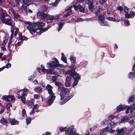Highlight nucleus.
Segmentation results:
<instances>
[{
    "label": "nucleus",
    "mask_w": 135,
    "mask_h": 135,
    "mask_svg": "<svg viewBox=\"0 0 135 135\" xmlns=\"http://www.w3.org/2000/svg\"><path fill=\"white\" fill-rule=\"evenodd\" d=\"M96 8V9H94L93 11H95L94 13L95 14L96 16L98 17L99 22H100L105 19L104 14H100V10L101 8L99 6L97 7Z\"/></svg>",
    "instance_id": "obj_1"
},
{
    "label": "nucleus",
    "mask_w": 135,
    "mask_h": 135,
    "mask_svg": "<svg viewBox=\"0 0 135 135\" xmlns=\"http://www.w3.org/2000/svg\"><path fill=\"white\" fill-rule=\"evenodd\" d=\"M55 61H51L50 62H48L47 64V66L49 68H54L58 67H62L63 65L59 64L58 60L56 58H55Z\"/></svg>",
    "instance_id": "obj_2"
},
{
    "label": "nucleus",
    "mask_w": 135,
    "mask_h": 135,
    "mask_svg": "<svg viewBox=\"0 0 135 135\" xmlns=\"http://www.w3.org/2000/svg\"><path fill=\"white\" fill-rule=\"evenodd\" d=\"M65 134L68 135H79L77 133L76 130L74 129L73 126H70L68 128V130L65 131Z\"/></svg>",
    "instance_id": "obj_3"
},
{
    "label": "nucleus",
    "mask_w": 135,
    "mask_h": 135,
    "mask_svg": "<svg viewBox=\"0 0 135 135\" xmlns=\"http://www.w3.org/2000/svg\"><path fill=\"white\" fill-rule=\"evenodd\" d=\"M61 90L60 95L61 97V99L62 100L65 95H67L69 93L70 90L67 88H63Z\"/></svg>",
    "instance_id": "obj_4"
},
{
    "label": "nucleus",
    "mask_w": 135,
    "mask_h": 135,
    "mask_svg": "<svg viewBox=\"0 0 135 135\" xmlns=\"http://www.w3.org/2000/svg\"><path fill=\"white\" fill-rule=\"evenodd\" d=\"M93 1V0H87L86 1V3L88 4L89 9L92 12L94 13L95 11L93 10L94 9H96V7L97 6H96L95 8H93L94 7Z\"/></svg>",
    "instance_id": "obj_5"
},
{
    "label": "nucleus",
    "mask_w": 135,
    "mask_h": 135,
    "mask_svg": "<svg viewBox=\"0 0 135 135\" xmlns=\"http://www.w3.org/2000/svg\"><path fill=\"white\" fill-rule=\"evenodd\" d=\"M3 15L2 16V19H0L2 23L6 25H8L11 26V28H12V24L11 19H6L4 18Z\"/></svg>",
    "instance_id": "obj_6"
},
{
    "label": "nucleus",
    "mask_w": 135,
    "mask_h": 135,
    "mask_svg": "<svg viewBox=\"0 0 135 135\" xmlns=\"http://www.w3.org/2000/svg\"><path fill=\"white\" fill-rule=\"evenodd\" d=\"M59 17V16L57 15L55 16L49 15L46 19V22L47 23H51L52 20L58 19Z\"/></svg>",
    "instance_id": "obj_7"
},
{
    "label": "nucleus",
    "mask_w": 135,
    "mask_h": 135,
    "mask_svg": "<svg viewBox=\"0 0 135 135\" xmlns=\"http://www.w3.org/2000/svg\"><path fill=\"white\" fill-rule=\"evenodd\" d=\"M56 96L54 95H50L49 98L47 101V105L46 106L51 105L53 103L55 99Z\"/></svg>",
    "instance_id": "obj_8"
},
{
    "label": "nucleus",
    "mask_w": 135,
    "mask_h": 135,
    "mask_svg": "<svg viewBox=\"0 0 135 135\" xmlns=\"http://www.w3.org/2000/svg\"><path fill=\"white\" fill-rule=\"evenodd\" d=\"M74 94L73 93L70 94H68L67 95L65 96L66 98H65L63 101L62 102L61 104H64L66 102L72 98L74 96Z\"/></svg>",
    "instance_id": "obj_9"
},
{
    "label": "nucleus",
    "mask_w": 135,
    "mask_h": 135,
    "mask_svg": "<svg viewBox=\"0 0 135 135\" xmlns=\"http://www.w3.org/2000/svg\"><path fill=\"white\" fill-rule=\"evenodd\" d=\"M74 8L76 11H77L79 9L80 12L83 13L84 12L85 8H84L82 6L79 4L78 5H74L73 6Z\"/></svg>",
    "instance_id": "obj_10"
},
{
    "label": "nucleus",
    "mask_w": 135,
    "mask_h": 135,
    "mask_svg": "<svg viewBox=\"0 0 135 135\" xmlns=\"http://www.w3.org/2000/svg\"><path fill=\"white\" fill-rule=\"evenodd\" d=\"M72 79L71 77L69 76H67L66 78V81L65 84L66 86L69 87L70 86L71 83Z\"/></svg>",
    "instance_id": "obj_11"
},
{
    "label": "nucleus",
    "mask_w": 135,
    "mask_h": 135,
    "mask_svg": "<svg viewBox=\"0 0 135 135\" xmlns=\"http://www.w3.org/2000/svg\"><path fill=\"white\" fill-rule=\"evenodd\" d=\"M127 105L120 104L116 107V111L117 113L125 109L126 108Z\"/></svg>",
    "instance_id": "obj_12"
},
{
    "label": "nucleus",
    "mask_w": 135,
    "mask_h": 135,
    "mask_svg": "<svg viewBox=\"0 0 135 135\" xmlns=\"http://www.w3.org/2000/svg\"><path fill=\"white\" fill-rule=\"evenodd\" d=\"M53 87L49 84L47 85L46 87V89L47 90L48 93L50 95H54V94L53 93L52 90V89Z\"/></svg>",
    "instance_id": "obj_13"
},
{
    "label": "nucleus",
    "mask_w": 135,
    "mask_h": 135,
    "mask_svg": "<svg viewBox=\"0 0 135 135\" xmlns=\"http://www.w3.org/2000/svg\"><path fill=\"white\" fill-rule=\"evenodd\" d=\"M9 121L11 125H12L18 124L19 122V121H17L14 118L11 119L10 118H9Z\"/></svg>",
    "instance_id": "obj_14"
},
{
    "label": "nucleus",
    "mask_w": 135,
    "mask_h": 135,
    "mask_svg": "<svg viewBox=\"0 0 135 135\" xmlns=\"http://www.w3.org/2000/svg\"><path fill=\"white\" fill-rule=\"evenodd\" d=\"M3 15L4 17V19H11L9 15L3 12H2L0 15V19H2V16Z\"/></svg>",
    "instance_id": "obj_15"
},
{
    "label": "nucleus",
    "mask_w": 135,
    "mask_h": 135,
    "mask_svg": "<svg viewBox=\"0 0 135 135\" xmlns=\"http://www.w3.org/2000/svg\"><path fill=\"white\" fill-rule=\"evenodd\" d=\"M74 80H76L78 81H79L81 79V76L79 75V74L76 72H74V73L72 76Z\"/></svg>",
    "instance_id": "obj_16"
},
{
    "label": "nucleus",
    "mask_w": 135,
    "mask_h": 135,
    "mask_svg": "<svg viewBox=\"0 0 135 135\" xmlns=\"http://www.w3.org/2000/svg\"><path fill=\"white\" fill-rule=\"evenodd\" d=\"M19 35L18 38L21 41H24L25 40H27L28 38H27L26 36H23L22 34V33L19 32L18 34Z\"/></svg>",
    "instance_id": "obj_17"
},
{
    "label": "nucleus",
    "mask_w": 135,
    "mask_h": 135,
    "mask_svg": "<svg viewBox=\"0 0 135 135\" xmlns=\"http://www.w3.org/2000/svg\"><path fill=\"white\" fill-rule=\"evenodd\" d=\"M42 23H41L40 25H38L36 29V31L38 30H40V32H37V34L39 35H41L42 33V25H41Z\"/></svg>",
    "instance_id": "obj_18"
},
{
    "label": "nucleus",
    "mask_w": 135,
    "mask_h": 135,
    "mask_svg": "<svg viewBox=\"0 0 135 135\" xmlns=\"http://www.w3.org/2000/svg\"><path fill=\"white\" fill-rule=\"evenodd\" d=\"M55 85L58 87V88L59 90H61L63 87V85L62 84L60 83L57 81H56L55 83Z\"/></svg>",
    "instance_id": "obj_19"
},
{
    "label": "nucleus",
    "mask_w": 135,
    "mask_h": 135,
    "mask_svg": "<svg viewBox=\"0 0 135 135\" xmlns=\"http://www.w3.org/2000/svg\"><path fill=\"white\" fill-rule=\"evenodd\" d=\"M18 95V94H17L16 96L17 98L18 99H20L21 98L22 102L24 104H25L26 103V98L25 97V96H24L20 97Z\"/></svg>",
    "instance_id": "obj_20"
},
{
    "label": "nucleus",
    "mask_w": 135,
    "mask_h": 135,
    "mask_svg": "<svg viewBox=\"0 0 135 135\" xmlns=\"http://www.w3.org/2000/svg\"><path fill=\"white\" fill-rule=\"evenodd\" d=\"M129 120V119L124 116L121 119L119 123H125L126 122H128Z\"/></svg>",
    "instance_id": "obj_21"
},
{
    "label": "nucleus",
    "mask_w": 135,
    "mask_h": 135,
    "mask_svg": "<svg viewBox=\"0 0 135 135\" xmlns=\"http://www.w3.org/2000/svg\"><path fill=\"white\" fill-rule=\"evenodd\" d=\"M22 90H19L17 91V93H15V96L16 97L17 94H18V95L20 97H22L24 96H25V94L22 91Z\"/></svg>",
    "instance_id": "obj_22"
},
{
    "label": "nucleus",
    "mask_w": 135,
    "mask_h": 135,
    "mask_svg": "<svg viewBox=\"0 0 135 135\" xmlns=\"http://www.w3.org/2000/svg\"><path fill=\"white\" fill-rule=\"evenodd\" d=\"M135 71L130 72L128 74V78L132 79L135 77Z\"/></svg>",
    "instance_id": "obj_23"
},
{
    "label": "nucleus",
    "mask_w": 135,
    "mask_h": 135,
    "mask_svg": "<svg viewBox=\"0 0 135 135\" xmlns=\"http://www.w3.org/2000/svg\"><path fill=\"white\" fill-rule=\"evenodd\" d=\"M99 22H100V25L101 26H109V24L107 21H105L104 20Z\"/></svg>",
    "instance_id": "obj_24"
},
{
    "label": "nucleus",
    "mask_w": 135,
    "mask_h": 135,
    "mask_svg": "<svg viewBox=\"0 0 135 135\" xmlns=\"http://www.w3.org/2000/svg\"><path fill=\"white\" fill-rule=\"evenodd\" d=\"M44 10H43V14H42V18H43V21H45V20L44 19L46 17H48L49 15L47 14V12H43Z\"/></svg>",
    "instance_id": "obj_25"
},
{
    "label": "nucleus",
    "mask_w": 135,
    "mask_h": 135,
    "mask_svg": "<svg viewBox=\"0 0 135 135\" xmlns=\"http://www.w3.org/2000/svg\"><path fill=\"white\" fill-rule=\"evenodd\" d=\"M64 24V23L62 21L60 22L58 24L59 28L58 29V31H59L62 28L63 25Z\"/></svg>",
    "instance_id": "obj_26"
},
{
    "label": "nucleus",
    "mask_w": 135,
    "mask_h": 135,
    "mask_svg": "<svg viewBox=\"0 0 135 135\" xmlns=\"http://www.w3.org/2000/svg\"><path fill=\"white\" fill-rule=\"evenodd\" d=\"M61 60L65 63H67V59L65 57L64 54L62 53H61Z\"/></svg>",
    "instance_id": "obj_27"
},
{
    "label": "nucleus",
    "mask_w": 135,
    "mask_h": 135,
    "mask_svg": "<svg viewBox=\"0 0 135 135\" xmlns=\"http://www.w3.org/2000/svg\"><path fill=\"white\" fill-rule=\"evenodd\" d=\"M51 69H48L46 70V72L49 74H53L55 73L54 71V68H52Z\"/></svg>",
    "instance_id": "obj_28"
},
{
    "label": "nucleus",
    "mask_w": 135,
    "mask_h": 135,
    "mask_svg": "<svg viewBox=\"0 0 135 135\" xmlns=\"http://www.w3.org/2000/svg\"><path fill=\"white\" fill-rule=\"evenodd\" d=\"M110 129L109 127H107L105 128H103V129L101 131L100 133L102 134L104 133L105 132H107L108 131H110Z\"/></svg>",
    "instance_id": "obj_29"
},
{
    "label": "nucleus",
    "mask_w": 135,
    "mask_h": 135,
    "mask_svg": "<svg viewBox=\"0 0 135 135\" xmlns=\"http://www.w3.org/2000/svg\"><path fill=\"white\" fill-rule=\"evenodd\" d=\"M34 101L35 99H31V100L28 101L27 103V104L29 106L31 107L33 105Z\"/></svg>",
    "instance_id": "obj_30"
},
{
    "label": "nucleus",
    "mask_w": 135,
    "mask_h": 135,
    "mask_svg": "<svg viewBox=\"0 0 135 135\" xmlns=\"http://www.w3.org/2000/svg\"><path fill=\"white\" fill-rule=\"evenodd\" d=\"M70 60L71 62L72 63L75 64L76 63V57L71 56H70Z\"/></svg>",
    "instance_id": "obj_31"
},
{
    "label": "nucleus",
    "mask_w": 135,
    "mask_h": 135,
    "mask_svg": "<svg viewBox=\"0 0 135 135\" xmlns=\"http://www.w3.org/2000/svg\"><path fill=\"white\" fill-rule=\"evenodd\" d=\"M66 12L65 14H64L63 15V17H67L69 16L70 15L72 14V11H70L68 12Z\"/></svg>",
    "instance_id": "obj_32"
},
{
    "label": "nucleus",
    "mask_w": 135,
    "mask_h": 135,
    "mask_svg": "<svg viewBox=\"0 0 135 135\" xmlns=\"http://www.w3.org/2000/svg\"><path fill=\"white\" fill-rule=\"evenodd\" d=\"M88 62L86 61H83L81 62L79 64V66H82L83 67H85L87 64Z\"/></svg>",
    "instance_id": "obj_33"
},
{
    "label": "nucleus",
    "mask_w": 135,
    "mask_h": 135,
    "mask_svg": "<svg viewBox=\"0 0 135 135\" xmlns=\"http://www.w3.org/2000/svg\"><path fill=\"white\" fill-rule=\"evenodd\" d=\"M54 25V23H53V24H51V25H49L47 27H45L44 28H43V29H42V32H45L46 31H47L48 30V29L51 27L52 25Z\"/></svg>",
    "instance_id": "obj_34"
},
{
    "label": "nucleus",
    "mask_w": 135,
    "mask_h": 135,
    "mask_svg": "<svg viewBox=\"0 0 135 135\" xmlns=\"http://www.w3.org/2000/svg\"><path fill=\"white\" fill-rule=\"evenodd\" d=\"M23 2L25 5L28 6L30 4L31 0H23Z\"/></svg>",
    "instance_id": "obj_35"
},
{
    "label": "nucleus",
    "mask_w": 135,
    "mask_h": 135,
    "mask_svg": "<svg viewBox=\"0 0 135 135\" xmlns=\"http://www.w3.org/2000/svg\"><path fill=\"white\" fill-rule=\"evenodd\" d=\"M2 117V118L0 120L1 122L3 125H5L8 123V121L4 118H3V117Z\"/></svg>",
    "instance_id": "obj_36"
},
{
    "label": "nucleus",
    "mask_w": 135,
    "mask_h": 135,
    "mask_svg": "<svg viewBox=\"0 0 135 135\" xmlns=\"http://www.w3.org/2000/svg\"><path fill=\"white\" fill-rule=\"evenodd\" d=\"M35 91L37 93L40 92L42 91V89L39 86H37L35 87L34 89Z\"/></svg>",
    "instance_id": "obj_37"
},
{
    "label": "nucleus",
    "mask_w": 135,
    "mask_h": 135,
    "mask_svg": "<svg viewBox=\"0 0 135 135\" xmlns=\"http://www.w3.org/2000/svg\"><path fill=\"white\" fill-rule=\"evenodd\" d=\"M14 99V97L12 95H8V97L7 101H11Z\"/></svg>",
    "instance_id": "obj_38"
},
{
    "label": "nucleus",
    "mask_w": 135,
    "mask_h": 135,
    "mask_svg": "<svg viewBox=\"0 0 135 135\" xmlns=\"http://www.w3.org/2000/svg\"><path fill=\"white\" fill-rule=\"evenodd\" d=\"M41 23L39 21L34 22L33 23H32L31 26L32 27H33L37 26L38 25H40Z\"/></svg>",
    "instance_id": "obj_39"
},
{
    "label": "nucleus",
    "mask_w": 135,
    "mask_h": 135,
    "mask_svg": "<svg viewBox=\"0 0 135 135\" xmlns=\"http://www.w3.org/2000/svg\"><path fill=\"white\" fill-rule=\"evenodd\" d=\"M135 95H133L130 97L128 99V102H132L135 98Z\"/></svg>",
    "instance_id": "obj_40"
},
{
    "label": "nucleus",
    "mask_w": 135,
    "mask_h": 135,
    "mask_svg": "<svg viewBox=\"0 0 135 135\" xmlns=\"http://www.w3.org/2000/svg\"><path fill=\"white\" fill-rule=\"evenodd\" d=\"M36 75V71H35L34 72V74L33 75H31V76L28 78V80H31V79H34Z\"/></svg>",
    "instance_id": "obj_41"
},
{
    "label": "nucleus",
    "mask_w": 135,
    "mask_h": 135,
    "mask_svg": "<svg viewBox=\"0 0 135 135\" xmlns=\"http://www.w3.org/2000/svg\"><path fill=\"white\" fill-rule=\"evenodd\" d=\"M67 73L68 74L72 77L74 73V72L71 70H68L67 71Z\"/></svg>",
    "instance_id": "obj_42"
},
{
    "label": "nucleus",
    "mask_w": 135,
    "mask_h": 135,
    "mask_svg": "<svg viewBox=\"0 0 135 135\" xmlns=\"http://www.w3.org/2000/svg\"><path fill=\"white\" fill-rule=\"evenodd\" d=\"M26 120L27 124H29L31 122V119L30 117H28L26 118Z\"/></svg>",
    "instance_id": "obj_43"
},
{
    "label": "nucleus",
    "mask_w": 135,
    "mask_h": 135,
    "mask_svg": "<svg viewBox=\"0 0 135 135\" xmlns=\"http://www.w3.org/2000/svg\"><path fill=\"white\" fill-rule=\"evenodd\" d=\"M70 68L71 70L73 71L74 72H75V69L76 68V67L75 65L74 64H72L71 66H70Z\"/></svg>",
    "instance_id": "obj_44"
},
{
    "label": "nucleus",
    "mask_w": 135,
    "mask_h": 135,
    "mask_svg": "<svg viewBox=\"0 0 135 135\" xmlns=\"http://www.w3.org/2000/svg\"><path fill=\"white\" fill-rule=\"evenodd\" d=\"M37 17L38 18H42V12L39 11L37 13Z\"/></svg>",
    "instance_id": "obj_45"
},
{
    "label": "nucleus",
    "mask_w": 135,
    "mask_h": 135,
    "mask_svg": "<svg viewBox=\"0 0 135 135\" xmlns=\"http://www.w3.org/2000/svg\"><path fill=\"white\" fill-rule=\"evenodd\" d=\"M106 19L108 20L112 21H115L116 20V19L113 17H108L106 18Z\"/></svg>",
    "instance_id": "obj_46"
},
{
    "label": "nucleus",
    "mask_w": 135,
    "mask_h": 135,
    "mask_svg": "<svg viewBox=\"0 0 135 135\" xmlns=\"http://www.w3.org/2000/svg\"><path fill=\"white\" fill-rule=\"evenodd\" d=\"M124 22L125 26H127L130 25L129 21L128 20H125L124 21Z\"/></svg>",
    "instance_id": "obj_47"
},
{
    "label": "nucleus",
    "mask_w": 135,
    "mask_h": 135,
    "mask_svg": "<svg viewBox=\"0 0 135 135\" xmlns=\"http://www.w3.org/2000/svg\"><path fill=\"white\" fill-rule=\"evenodd\" d=\"M127 106L126 108L127 109L125 113L126 114H128L129 113V110L131 109V107H132V106H131V107H130L129 106Z\"/></svg>",
    "instance_id": "obj_48"
},
{
    "label": "nucleus",
    "mask_w": 135,
    "mask_h": 135,
    "mask_svg": "<svg viewBox=\"0 0 135 135\" xmlns=\"http://www.w3.org/2000/svg\"><path fill=\"white\" fill-rule=\"evenodd\" d=\"M47 4V3H45V4L43 5V9H44L45 11H46L49 8V7Z\"/></svg>",
    "instance_id": "obj_49"
},
{
    "label": "nucleus",
    "mask_w": 135,
    "mask_h": 135,
    "mask_svg": "<svg viewBox=\"0 0 135 135\" xmlns=\"http://www.w3.org/2000/svg\"><path fill=\"white\" fill-rule=\"evenodd\" d=\"M74 80V83L72 84L73 87V88H74L75 86L78 84L79 81H78L76 80Z\"/></svg>",
    "instance_id": "obj_50"
},
{
    "label": "nucleus",
    "mask_w": 135,
    "mask_h": 135,
    "mask_svg": "<svg viewBox=\"0 0 135 135\" xmlns=\"http://www.w3.org/2000/svg\"><path fill=\"white\" fill-rule=\"evenodd\" d=\"M31 25H29L27 26V28L29 30L30 33L32 34L33 35V32H32L31 29H32Z\"/></svg>",
    "instance_id": "obj_51"
},
{
    "label": "nucleus",
    "mask_w": 135,
    "mask_h": 135,
    "mask_svg": "<svg viewBox=\"0 0 135 135\" xmlns=\"http://www.w3.org/2000/svg\"><path fill=\"white\" fill-rule=\"evenodd\" d=\"M22 90L23 91L22 92L24 93L25 96L27 94V93L28 91V90L26 88H24Z\"/></svg>",
    "instance_id": "obj_52"
},
{
    "label": "nucleus",
    "mask_w": 135,
    "mask_h": 135,
    "mask_svg": "<svg viewBox=\"0 0 135 135\" xmlns=\"http://www.w3.org/2000/svg\"><path fill=\"white\" fill-rule=\"evenodd\" d=\"M14 16L15 17L17 18L18 19V18H20V15L18 13H16V12L15 13H13Z\"/></svg>",
    "instance_id": "obj_53"
},
{
    "label": "nucleus",
    "mask_w": 135,
    "mask_h": 135,
    "mask_svg": "<svg viewBox=\"0 0 135 135\" xmlns=\"http://www.w3.org/2000/svg\"><path fill=\"white\" fill-rule=\"evenodd\" d=\"M129 14L130 15L131 18H133L134 17V13L131 10L130 11Z\"/></svg>",
    "instance_id": "obj_54"
},
{
    "label": "nucleus",
    "mask_w": 135,
    "mask_h": 135,
    "mask_svg": "<svg viewBox=\"0 0 135 135\" xmlns=\"http://www.w3.org/2000/svg\"><path fill=\"white\" fill-rule=\"evenodd\" d=\"M8 97V95H3L2 97V99L4 100L7 101Z\"/></svg>",
    "instance_id": "obj_55"
},
{
    "label": "nucleus",
    "mask_w": 135,
    "mask_h": 135,
    "mask_svg": "<svg viewBox=\"0 0 135 135\" xmlns=\"http://www.w3.org/2000/svg\"><path fill=\"white\" fill-rule=\"evenodd\" d=\"M57 79V77L56 76H52V80L53 82H55L57 81L56 80Z\"/></svg>",
    "instance_id": "obj_56"
},
{
    "label": "nucleus",
    "mask_w": 135,
    "mask_h": 135,
    "mask_svg": "<svg viewBox=\"0 0 135 135\" xmlns=\"http://www.w3.org/2000/svg\"><path fill=\"white\" fill-rule=\"evenodd\" d=\"M66 129V127L64 128H63L62 127H61L60 128V130L61 132H62L65 131Z\"/></svg>",
    "instance_id": "obj_57"
},
{
    "label": "nucleus",
    "mask_w": 135,
    "mask_h": 135,
    "mask_svg": "<svg viewBox=\"0 0 135 135\" xmlns=\"http://www.w3.org/2000/svg\"><path fill=\"white\" fill-rule=\"evenodd\" d=\"M125 17L127 18H131L130 15L128 12H126V13L125 14Z\"/></svg>",
    "instance_id": "obj_58"
},
{
    "label": "nucleus",
    "mask_w": 135,
    "mask_h": 135,
    "mask_svg": "<svg viewBox=\"0 0 135 135\" xmlns=\"http://www.w3.org/2000/svg\"><path fill=\"white\" fill-rule=\"evenodd\" d=\"M12 103H9L7 104L6 105V106L4 107L5 108H7V107H12Z\"/></svg>",
    "instance_id": "obj_59"
},
{
    "label": "nucleus",
    "mask_w": 135,
    "mask_h": 135,
    "mask_svg": "<svg viewBox=\"0 0 135 135\" xmlns=\"http://www.w3.org/2000/svg\"><path fill=\"white\" fill-rule=\"evenodd\" d=\"M107 1V0H99V2L100 4H102L106 2Z\"/></svg>",
    "instance_id": "obj_60"
},
{
    "label": "nucleus",
    "mask_w": 135,
    "mask_h": 135,
    "mask_svg": "<svg viewBox=\"0 0 135 135\" xmlns=\"http://www.w3.org/2000/svg\"><path fill=\"white\" fill-rule=\"evenodd\" d=\"M72 7H68V8L66 9H65V11L66 12H68V11H72L71 8Z\"/></svg>",
    "instance_id": "obj_61"
},
{
    "label": "nucleus",
    "mask_w": 135,
    "mask_h": 135,
    "mask_svg": "<svg viewBox=\"0 0 135 135\" xmlns=\"http://www.w3.org/2000/svg\"><path fill=\"white\" fill-rule=\"evenodd\" d=\"M21 0H15V2L16 4V6H18L19 4V2Z\"/></svg>",
    "instance_id": "obj_62"
},
{
    "label": "nucleus",
    "mask_w": 135,
    "mask_h": 135,
    "mask_svg": "<svg viewBox=\"0 0 135 135\" xmlns=\"http://www.w3.org/2000/svg\"><path fill=\"white\" fill-rule=\"evenodd\" d=\"M19 31V29L18 28H16V30L15 31V32L14 33V35L15 36H16L17 34L18 31Z\"/></svg>",
    "instance_id": "obj_63"
},
{
    "label": "nucleus",
    "mask_w": 135,
    "mask_h": 135,
    "mask_svg": "<svg viewBox=\"0 0 135 135\" xmlns=\"http://www.w3.org/2000/svg\"><path fill=\"white\" fill-rule=\"evenodd\" d=\"M118 9L120 11H122L123 10V8L122 6H119L118 7Z\"/></svg>",
    "instance_id": "obj_64"
}]
</instances>
